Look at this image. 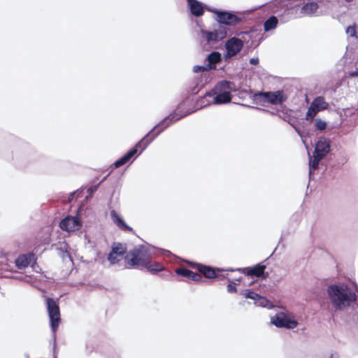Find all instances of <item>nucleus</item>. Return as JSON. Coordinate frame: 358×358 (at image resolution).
Wrapping results in <instances>:
<instances>
[{
  "label": "nucleus",
  "mask_w": 358,
  "mask_h": 358,
  "mask_svg": "<svg viewBox=\"0 0 358 358\" xmlns=\"http://www.w3.org/2000/svg\"><path fill=\"white\" fill-rule=\"evenodd\" d=\"M252 99L260 104L268 103L272 105H279L286 101L287 96L282 90L277 91H259L252 95Z\"/></svg>",
  "instance_id": "obj_8"
},
{
  "label": "nucleus",
  "mask_w": 358,
  "mask_h": 358,
  "mask_svg": "<svg viewBox=\"0 0 358 358\" xmlns=\"http://www.w3.org/2000/svg\"><path fill=\"white\" fill-rule=\"evenodd\" d=\"M310 105L316 110V112L327 110L329 107V103L325 101L322 96H318L314 98Z\"/></svg>",
  "instance_id": "obj_20"
},
{
  "label": "nucleus",
  "mask_w": 358,
  "mask_h": 358,
  "mask_svg": "<svg viewBox=\"0 0 358 358\" xmlns=\"http://www.w3.org/2000/svg\"><path fill=\"white\" fill-rule=\"evenodd\" d=\"M158 252L166 257L172 255L170 251L151 245H139L131 250L129 254L124 257V259L131 266H143L150 260V258H153Z\"/></svg>",
  "instance_id": "obj_3"
},
{
  "label": "nucleus",
  "mask_w": 358,
  "mask_h": 358,
  "mask_svg": "<svg viewBox=\"0 0 358 358\" xmlns=\"http://www.w3.org/2000/svg\"><path fill=\"white\" fill-rule=\"evenodd\" d=\"M129 160L127 159L125 155H123L121 157L117 159L113 164V166L115 168H119L124 164H126Z\"/></svg>",
  "instance_id": "obj_31"
},
{
  "label": "nucleus",
  "mask_w": 358,
  "mask_h": 358,
  "mask_svg": "<svg viewBox=\"0 0 358 358\" xmlns=\"http://www.w3.org/2000/svg\"><path fill=\"white\" fill-rule=\"evenodd\" d=\"M187 264L192 268L196 269L203 277L208 279H215L217 277V272L234 271L233 268L224 269L195 262L187 261Z\"/></svg>",
  "instance_id": "obj_10"
},
{
  "label": "nucleus",
  "mask_w": 358,
  "mask_h": 358,
  "mask_svg": "<svg viewBox=\"0 0 358 358\" xmlns=\"http://www.w3.org/2000/svg\"><path fill=\"white\" fill-rule=\"evenodd\" d=\"M257 306L266 308L267 309H272L273 308V303L268 300L266 297L259 295L257 301L255 302Z\"/></svg>",
  "instance_id": "obj_26"
},
{
  "label": "nucleus",
  "mask_w": 358,
  "mask_h": 358,
  "mask_svg": "<svg viewBox=\"0 0 358 358\" xmlns=\"http://www.w3.org/2000/svg\"><path fill=\"white\" fill-rule=\"evenodd\" d=\"M346 2H351L353 0H345Z\"/></svg>",
  "instance_id": "obj_51"
},
{
  "label": "nucleus",
  "mask_w": 358,
  "mask_h": 358,
  "mask_svg": "<svg viewBox=\"0 0 358 358\" xmlns=\"http://www.w3.org/2000/svg\"><path fill=\"white\" fill-rule=\"evenodd\" d=\"M294 128V129L296 131V132L301 136V137H303V133L302 131H301L300 128L298 127L296 124L294 125V127H292Z\"/></svg>",
  "instance_id": "obj_43"
},
{
  "label": "nucleus",
  "mask_w": 358,
  "mask_h": 358,
  "mask_svg": "<svg viewBox=\"0 0 358 358\" xmlns=\"http://www.w3.org/2000/svg\"><path fill=\"white\" fill-rule=\"evenodd\" d=\"M106 176L99 184L96 185L91 186L87 189V192L89 193V196L85 197V199L87 200L92 196V195L97 191L100 184L106 178Z\"/></svg>",
  "instance_id": "obj_32"
},
{
  "label": "nucleus",
  "mask_w": 358,
  "mask_h": 358,
  "mask_svg": "<svg viewBox=\"0 0 358 358\" xmlns=\"http://www.w3.org/2000/svg\"><path fill=\"white\" fill-rule=\"evenodd\" d=\"M83 192V189H77L76 191L75 192H73L71 193H70L69 194V196H68V202L69 203H71V201H73L75 199H76V193H82Z\"/></svg>",
  "instance_id": "obj_40"
},
{
  "label": "nucleus",
  "mask_w": 358,
  "mask_h": 358,
  "mask_svg": "<svg viewBox=\"0 0 358 358\" xmlns=\"http://www.w3.org/2000/svg\"><path fill=\"white\" fill-rule=\"evenodd\" d=\"M153 258H150L143 267L146 269V271L150 273L152 275L157 274L162 271L164 270V266L162 264L154 261Z\"/></svg>",
  "instance_id": "obj_19"
},
{
  "label": "nucleus",
  "mask_w": 358,
  "mask_h": 358,
  "mask_svg": "<svg viewBox=\"0 0 358 358\" xmlns=\"http://www.w3.org/2000/svg\"><path fill=\"white\" fill-rule=\"evenodd\" d=\"M110 252L122 258L127 253V246L125 244L114 242L111 246Z\"/></svg>",
  "instance_id": "obj_24"
},
{
  "label": "nucleus",
  "mask_w": 358,
  "mask_h": 358,
  "mask_svg": "<svg viewBox=\"0 0 358 358\" xmlns=\"http://www.w3.org/2000/svg\"><path fill=\"white\" fill-rule=\"evenodd\" d=\"M306 0H273L268 6L271 11L277 15L282 22L289 19L286 15H289L291 10L303 5Z\"/></svg>",
  "instance_id": "obj_5"
},
{
  "label": "nucleus",
  "mask_w": 358,
  "mask_h": 358,
  "mask_svg": "<svg viewBox=\"0 0 358 358\" xmlns=\"http://www.w3.org/2000/svg\"><path fill=\"white\" fill-rule=\"evenodd\" d=\"M228 29L225 27L219 25L217 29L213 31L201 29V36L206 38V41L210 43L212 42H218L223 40L227 35Z\"/></svg>",
  "instance_id": "obj_11"
},
{
  "label": "nucleus",
  "mask_w": 358,
  "mask_h": 358,
  "mask_svg": "<svg viewBox=\"0 0 358 358\" xmlns=\"http://www.w3.org/2000/svg\"><path fill=\"white\" fill-rule=\"evenodd\" d=\"M329 358H338V357L336 356H335L334 355H331Z\"/></svg>",
  "instance_id": "obj_50"
},
{
  "label": "nucleus",
  "mask_w": 358,
  "mask_h": 358,
  "mask_svg": "<svg viewBox=\"0 0 358 358\" xmlns=\"http://www.w3.org/2000/svg\"><path fill=\"white\" fill-rule=\"evenodd\" d=\"M212 70V66L210 64H205V65H196L193 67V72L194 73H200L204 71H209Z\"/></svg>",
  "instance_id": "obj_29"
},
{
  "label": "nucleus",
  "mask_w": 358,
  "mask_h": 358,
  "mask_svg": "<svg viewBox=\"0 0 358 358\" xmlns=\"http://www.w3.org/2000/svg\"><path fill=\"white\" fill-rule=\"evenodd\" d=\"M266 265L263 263H259L252 267L238 268L235 271L241 272L247 275L254 277H262L266 279L268 274L265 272Z\"/></svg>",
  "instance_id": "obj_15"
},
{
  "label": "nucleus",
  "mask_w": 358,
  "mask_h": 358,
  "mask_svg": "<svg viewBox=\"0 0 358 358\" xmlns=\"http://www.w3.org/2000/svg\"><path fill=\"white\" fill-rule=\"evenodd\" d=\"M243 294L246 299H250L255 301H257V297H259V294L251 289H246L244 292H242Z\"/></svg>",
  "instance_id": "obj_30"
},
{
  "label": "nucleus",
  "mask_w": 358,
  "mask_h": 358,
  "mask_svg": "<svg viewBox=\"0 0 358 358\" xmlns=\"http://www.w3.org/2000/svg\"><path fill=\"white\" fill-rule=\"evenodd\" d=\"M199 92V90H197V87H195L194 89H192V94H197Z\"/></svg>",
  "instance_id": "obj_46"
},
{
  "label": "nucleus",
  "mask_w": 358,
  "mask_h": 358,
  "mask_svg": "<svg viewBox=\"0 0 358 358\" xmlns=\"http://www.w3.org/2000/svg\"><path fill=\"white\" fill-rule=\"evenodd\" d=\"M46 307L50 318V326L52 333V341L53 343V354L54 357L57 358L56 355V331L59 328V325L61 322L60 310L59 304L57 302L50 297L45 299Z\"/></svg>",
  "instance_id": "obj_6"
},
{
  "label": "nucleus",
  "mask_w": 358,
  "mask_h": 358,
  "mask_svg": "<svg viewBox=\"0 0 358 358\" xmlns=\"http://www.w3.org/2000/svg\"><path fill=\"white\" fill-rule=\"evenodd\" d=\"M110 358H120V355L115 352L110 355Z\"/></svg>",
  "instance_id": "obj_45"
},
{
  "label": "nucleus",
  "mask_w": 358,
  "mask_h": 358,
  "mask_svg": "<svg viewBox=\"0 0 358 358\" xmlns=\"http://www.w3.org/2000/svg\"><path fill=\"white\" fill-rule=\"evenodd\" d=\"M161 272L162 273L159 274V276L163 279L169 280L173 276L172 273L170 271L166 270L165 268L164 270Z\"/></svg>",
  "instance_id": "obj_35"
},
{
  "label": "nucleus",
  "mask_w": 358,
  "mask_h": 358,
  "mask_svg": "<svg viewBox=\"0 0 358 358\" xmlns=\"http://www.w3.org/2000/svg\"><path fill=\"white\" fill-rule=\"evenodd\" d=\"M36 266L38 267V264H36V265H34V268H33V269L36 270Z\"/></svg>",
  "instance_id": "obj_52"
},
{
  "label": "nucleus",
  "mask_w": 358,
  "mask_h": 358,
  "mask_svg": "<svg viewBox=\"0 0 358 358\" xmlns=\"http://www.w3.org/2000/svg\"><path fill=\"white\" fill-rule=\"evenodd\" d=\"M323 158L318 157L315 155L310 156L309 155V174L311 175L312 172L317 170L319 167V163Z\"/></svg>",
  "instance_id": "obj_25"
},
{
  "label": "nucleus",
  "mask_w": 358,
  "mask_h": 358,
  "mask_svg": "<svg viewBox=\"0 0 358 358\" xmlns=\"http://www.w3.org/2000/svg\"><path fill=\"white\" fill-rule=\"evenodd\" d=\"M126 157L129 160H130L132 157H137V152H136V148H131L125 154Z\"/></svg>",
  "instance_id": "obj_38"
},
{
  "label": "nucleus",
  "mask_w": 358,
  "mask_h": 358,
  "mask_svg": "<svg viewBox=\"0 0 358 358\" xmlns=\"http://www.w3.org/2000/svg\"><path fill=\"white\" fill-rule=\"evenodd\" d=\"M259 60L258 57H254L250 59V64L255 66L259 64Z\"/></svg>",
  "instance_id": "obj_41"
},
{
  "label": "nucleus",
  "mask_w": 358,
  "mask_h": 358,
  "mask_svg": "<svg viewBox=\"0 0 358 358\" xmlns=\"http://www.w3.org/2000/svg\"><path fill=\"white\" fill-rule=\"evenodd\" d=\"M81 207L78 208L76 216H66L62 219L59 223L60 228L66 231H75L79 230L82 227V222L78 218Z\"/></svg>",
  "instance_id": "obj_12"
},
{
  "label": "nucleus",
  "mask_w": 358,
  "mask_h": 358,
  "mask_svg": "<svg viewBox=\"0 0 358 358\" xmlns=\"http://www.w3.org/2000/svg\"><path fill=\"white\" fill-rule=\"evenodd\" d=\"M15 264L18 269H24L29 266L34 268V265H36V257L33 252L20 255L15 260Z\"/></svg>",
  "instance_id": "obj_16"
},
{
  "label": "nucleus",
  "mask_w": 358,
  "mask_h": 358,
  "mask_svg": "<svg viewBox=\"0 0 358 358\" xmlns=\"http://www.w3.org/2000/svg\"><path fill=\"white\" fill-rule=\"evenodd\" d=\"M189 279L194 282H200L202 280V276L201 274L192 271Z\"/></svg>",
  "instance_id": "obj_37"
},
{
  "label": "nucleus",
  "mask_w": 358,
  "mask_h": 358,
  "mask_svg": "<svg viewBox=\"0 0 358 358\" xmlns=\"http://www.w3.org/2000/svg\"><path fill=\"white\" fill-rule=\"evenodd\" d=\"M318 113L319 112H316V110L310 105L306 114V120L308 121H313Z\"/></svg>",
  "instance_id": "obj_28"
},
{
  "label": "nucleus",
  "mask_w": 358,
  "mask_h": 358,
  "mask_svg": "<svg viewBox=\"0 0 358 358\" xmlns=\"http://www.w3.org/2000/svg\"><path fill=\"white\" fill-rule=\"evenodd\" d=\"M216 15V21L220 25L235 26L242 22L243 19L235 14L234 11L222 10L217 8L210 10Z\"/></svg>",
  "instance_id": "obj_9"
},
{
  "label": "nucleus",
  "mask_w": 358,
  "mask_h": 358,
  "mask_svg": "<svg viewBox=\"0 0 358 358\" xmlns=\"http://www.w3.org/2000/svg\"><path fill=\"white\" fill-rule=\"evenodd\" d=\"M254 31L241 32L242 38L233 36L226 41L224 44L225 52L224 53V59L228 62L230 59L237 55L243 49L244 41H246V36L250 38L253 37Z\"/></svg>",
  "instance_id": "obj_7"
},
{
  "label": "nucleus",
  "mask_w": 358,
  "mask_h": 358,
  "mask_svg": "<svg viewBox=\"0 0 358 358\" xmlns=\"http://www.w3.org/2000/svg\"><path fill=\"white\" fill-rule=\"evenodd\" d=\"M234 86V83L231 81H219L212 90L205 93L204 96L213 97V103L216 105L230 103L232 99L231 92L235 91Z\"/></svg>",
  "instance_id": "obj_4"
},
{
  "label": "nucleus",
  "mask_w": 358,
  "mask_h": 358,
  "mask_svg": "<svg viewBox=\"0 0 358 358\" xmlns=\"http://www.w3.org/2000/svg\"><path fill=\"white\" fill-rule=\"evenodd\" d=\"M278 15H271L264 22V29L266 32L275 29L278 24Z\"/></svg>",
  "instance_id": "obj_23"
},
{
  "label": "nucleus",
  "mask_w": 358,
  "mask_h": 358,
  "mask_svg": "<svg viewBox=\"0 0 358 358\" xmlns=\"http://www.w3.org/2000/svg\"><path fill=\"white\" fill-rule=\"evenodd\" d=\"M187 8L190 15L195 17H201L204 14L205 10L210 12V10L215 9L199 0H188Z\"/></svg>",
  "instance_id": "obj_14"
},
{
  "label": "nucleus",
  "mask_w": 358,
  "mask_h": 358,
  "mask_svg": "<svg viewBox=\"0 0 358 358\" xmlns=\"http://www.w3.org/2000/svg\"><path fill=\"white\" fill-rule=\"evenodd\" d=\"M83 192L82 193H76V198L81 197L83 195Z\"/></svg>",
  "instance_id": "obj_48"
},
{
  "label": "nucleus",
  "mask_w": 358,
  "mask_h": 358,
  "mask_svg": "<svg viewBox=\"0 0 358 358\" xmlns=\"http://www.w3.org/2000/svg\"><path fill=\"white\" fill-rule=\"evenodd\" d=\"M107 259H108V262H110V264L112 265L115 264L116 263L120 262L121 259V258L119 255H116L115 254H114L111 252H109Z\"/></svg>",
  "instance_id": "obj_34"
},
{
  "label": "nucleus",
  "mask_w": 358,
  "mask_h": 358,
  "mask_svg": "<svg viewBox=\"0 0 358 358\" xmlns=\"http://www.w3.org/2000/svg\"><path fill=\"white\" fill-rule=\"evenodd\" d=\"M187 3H188V0H187Z\"/></svg>",
  "instance_id": "obj_53"
},
{
  "label": "nucleus",
  "mask_w": 358,
  "mask_h": 358,
  "mask_svg": "<svg viewBox=\"0 0 358 358\" xmlns=\"http://www.w3.org/2000/svg\"><path fill=\"white\" fill-rule=\"evenodd\" d=\"M315 127L317 130L323 131L327 128V124L325 121L322 120L320 118H317L315 120Z\"/></svg>",
  "instance_id": "obj_33"
},
{
  "label": "nucleus",
  "mask_w": 358,
  "mask_h": 358,
  "mask_svg": "<svg viewBox=\"0 0 358 358\" xmlns=\"http://www.w3.org/2000/svg\"><path fill=\"white\" fill-rule=\"evenodd\" d=\"M263 6H264V5H261V6H257V7H255V8H253V9H252V10H257L258 8H262Z\"/></svg>",
  "instance_id": "obj_49"
},
{
  "label": "nucleus",
  "mask_w": 358,
  "mask_h": 358,
  "mask_svg": "<svg viewBox=\"0 0 358 358\" xmlns=\"http://www.w3.org/2000/svg\"><path fill=\"white\" fill-rule=\"evenodd\" d=\"M110 215L112 221L120 229L124 231H133V229L125 222L124 218L115 210H111Z\"/></svg>",
  "instance_id": "obj_18"
},
{
  "label": "nucleus",
  "mask_w": 358,
  "mask_h": 358,
  "mask_svg": "<svg viewBox=\"0 0 358 358\" xmlns=\"http://www.w3.org/2000/svg\"><path fill=\"white\" fill-rule=\"evenodd\" d=\"M207 64H210L213 69H216V64L222 61V55L217 51L210 52L206 57Z\"/></svg>",
  "instance_id": "obj_22"
},
{
  "label": "nucleus",
  "mask_w": 358,
  "mask_h": 358,
  "mask_svg": "<svg viewBox=\"0 0 358 358\" xmlns=\"http://www.w3.org/2000/svg\"><path fill=\"white\" fill-rule=\"evenodd\" d=\"M255 109L258 110H261V111H264V112H268L267 110H265L264 108H258V107H255Z\"/></svg>",
  "instance_id": "obj_47"
},
{
  "label": "nucleus",
  "mask_w": 358,
  "mask_h": 358,
  "mask_svg": "<svg viewBox=\"0 0 358 358\" xmlns=\"http://www.w3.org/2000/svg\"><path fill=\"white\" fill-rule=\"evenodd\" d=\"M346 33L348 34L351 37H356V29L355 26H348L346 28Z\"/></svg>",
  "instance_id": "obj_39"
},
{
  "label": "nucleus",
  "mask_w": 358,
  "mask_h": 358,
  "mask_svg": "<svg viewBox=\"0 0 358 358\" xmlns=\"http://www.w3.org/2000/svg\"><path fill=\"white\" fill-rule=\"evenodd\" d=\"M319 8V5L317 2L311 1L304 3L301 8V13L306 15H311L314 14Z\"/></svg>",
  "instance_id": "obj_21"
},
{
  "label": "nucleus",
  "mask_w": 358,
  "mask_h": 358,
  "mask_svg": "<svg viewBox=\"0 0 358 358\" xmlns=\"http://www.w3.org/2000/svg\"><path fill=\"white\" fill-rule=\"evenodd\" d=\"M215 278L224 280L228 278V274H220L218 272H217V277Z\"/></svg>",
  "instance_id": "obj_42"
},
{
  "label": "nucleus",
  "mask_w": 358,
  "mask_h": 358,
  "mask_svg": "<svg viewBox=\"0 0 358 358\" xmlns=\"http://www.w3.org/2000/svg\"><path fill=\"white\" fill-rule=\"evenodd\" d=\"M285 122H287L290 126L294 127L295 124L294 122H292L290 119L282 118Z\"/></svg>",
  "instance_id": "obj_44"
},
{
  "label": "nucleus",
  "mask_w": 358,
  "mask_h": 358,
  "mask_svg": "<svg viewBox=\"0 0 358 358\" xmlns=\"http://www.w3.org/2000/svg\"><path fill=\"white\" fill-rule=\"evenodd\" d=\"M188 113H180L177 110L172 112L171 114L165 117L157 124L146 134L138 143L135 144L132 148H136V152H138V149L140 152L137 153V156L140 155L143 150L157 138L162 132H163L167 127L174 122L180 120L182 117L187 115Z\"/></svg>",
  "instance_id": "obj_2"
},
{
  "label": "nucleus",
  "mask_w": 358,
  "mask_h": 358,
  "mask_svg": "<svg viewBox=\"0 0 358 358\" xmlns=\"http://www.w3.org/2000/svg\"><path fill=\"white\" fill-rule=\"evenodd\" d=\"M272 324L278 328H286L292 329L298 325V322L285 315L284 313H278L271 318Z\"/></svg>",
  "instance_id": "obj_13"
},
{
  "label": "nucleus",
  "mask_w": 358,
  "mask_h": 358,
  "mask_svg": "<svg viewBox=\"0 0 358 358\" xmlns=\"http://www.w3.org/2000/svg\"><path fill=\"white\" fill-rule=\"evenodd\" d=\"M229 280V284L227 285V292L229 293H235L237 291L236 283L232 282L230 279Z\"/></svg>",
  "instance_id": "obj_36"
},
{
  "label": "nucleus",
  "mask_w": 358,
  "mask_h": 358,
  "mask_svg": "<svg viewBox=\"0 0 358 358\" xmlns=\"http://www.w3.org/2000/svg\"><path fill=\"white\" fill-rule=\"evenodd\" d=\"M330 152V141L320 138L316 143L313 154L324 158Z\"/></svg>",
  "instance_id": "obj_17"
},
{
  "label": "nucleus",
  "mask_w": 358,
  "mask_h": 358,
  "mask_svg": "<svg viewBox=\"0 0 358 358\" xmlns=\"http://www.w3.org/2000/svg\"><path fill=\"white\" fill-rule=\"evenodd\" d=\"M328 297L336 310H342L357 301L356 293L345 283L331 284L327 287Z\"/></svg>",
  "instance_id": "obj_1"
},
{
  "label": "nucleus",
  "mask_w": 358,
  "mask_h": 358,
  "mask_svg": "<svg viewBox=\"0 0 358 358\" xmlns=\"http://www.w3.org/2000/svg\"><path fill=\"white\" fill-rule=\"evenodd\" d=\"M175 273L178 275L183 276L189 279L192 271L185 267H178L175 269Z\"/></svg>",
  "instance_id": "obj_27"
}]
</instances>
